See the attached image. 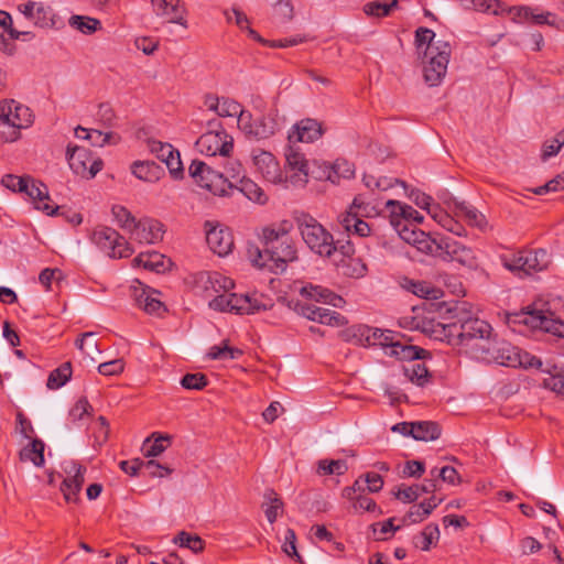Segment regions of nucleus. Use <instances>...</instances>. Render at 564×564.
I'll use <instances>...</instances> for the list:
<instances>
[{
	"mask_svg": "<svg viewBox=\"0 0 564 564\" xmlns=\"http://www.w3.org/2000/svg\"><path fill=\"white\" fill-rule=\"evenodd\" d=\"M66 159L70 170L84 178L95 177L102 169V161L85 147L68 144Z\"/></svg>",
	"mask_w": 564,
	"mask_h": 564,
	"instance_id": "12",
	"label": "nucleus"
},
{
	"mask_svg": "<svg viewBox=\"0 0 564 564\" xmlns=\"http://www.w3.org/2000/svg\"><path fill=\"white\" fill-rule=\"evenodd\" d=\"M130 234L140 243H156L162 240L164 229L159 220L145 217L137 221Z\"/></svg>",
	"mask_w": 564,
	"mask_h": 564,
	"instance_id": "23",
	"label": "nucleus"
},
{
	"mask_svg": "<svg viewBox=\"0 0 564 564\" xmlns=\"http://www.w3.org/2000/svg\"><path fill=\"white\" fill-rule=\"evenodd\" d=\"M324 133L322 123L316 119L305 118L296 122L289 131L288 140L289 143L305 142L312 143Z\"/></svg>",
	"mask_w": 564,
	"mask_h": 564,
	"instance_id": "21",
	"label": "nucleus"
},
{
	"mask_svg": "<svg viewBox=\"0 0 564 564\" xmlns=\"http://www.w3.org/2000/svg\"><path fill=\"white\" fill-rule=\"evenodd\" d=\"M207 382L206 376L199 372L186 373L181 380L182 387L188 390H202Z\"/></svg>",
	"mask_w": 564,
	"mask_h": 564,
	"instance_id": "61",
	"label": "nucleus"
},
{
	"mask_svg": "<svg viewBox=\"0 0 564 564\" xmlns=\"http://www.w3.org/2000/svg\"><path fill=\"white\" fill-rule=\"evenodd\" d=\"M555 303L538 299L528 307L507 314V324L513 330L523 333L521 326L530 329H541L564 338V322L555 316Z\"/></svg>",
	"mask_w": 564,
	"mask_h": 564,
	"instance_id": "2",
	"label": "nucleus"
},
{
	"mask_svg": "<svg viewBox=\"0 0 564 564\" xmlns=\"http://www.w3.org/2000/svg\"><path fill=\"white\" fill-rule=\"evenodd\" d=\"M318 470L323 475H344L347 470V465L344 460H321L318 463Z\"/></svg>",
	"mask_w": 564,
	"mask_h": 564,
	"instance_id": "62",
	"label": "nucleus"
},
{
	"mask_svg": "<svg viewBox=\"0 0 564 564\" xmlns=\"http://www.w3.org/2000/svg\"><path fill=\"white\" fill-rule=\"evenodd\" d=\"M170 436H158L153 442L147 438L143 443V451L145 457H156L161 455L170 444Z\"/></svg>",
	"mask_w": 564,
	"mask_h": 564,
	"instance_id": "52",
	"label": "nucleus"
},
{
	"mask_svg": "<svg viewBox=\"0 0 564 564\" xmlns=\"http://www.w3.org/2000/svg\"><path fill=\"white\" fill-rule=\"evenodd\" d=\"M405 378L419 387H424L430 382V372L424 364L412 362L403 368Z\"/></svg>",
	"mask_w": 564,
	"mask_h": 564,
	"instance_id": "39",
	"label": "nucleus"
},
{
	"mask_svg": "<svg viewBox=\"0 0 564 564\" xmlns=\"http://www.w3.org/2000/svg\"><path fill=\"white\" fill-rule=\"evenodd\" d=\"M285 160L286 166L285 172H283V185H285V187L289 185L304 186L307 183L308 177V162L294 143H290L286 149Z\"/></svg>",
	"mask_w": 564,
	"mask_h": 564,
	"instance_id": "13",
	"label": "nucleus"
},
{
	"mask_svg": "<svg viewBox=\"0 0 564 564\" xmlns=\"http://www.w3.org/2000/svg\"><path fill=\"white\" fill-rule=\"evenodd\" d=\"M29 181H31V177H20L13 174H6L2 176L1 184L12 192L23 193L28 188Z\"/></svg>",
	"mask_w": 564,
	"mask_h": 564,
	"instance_id": "60",
	"label": "nucleus"
},
{
	"mask_svg": "<svg viewBox=\"0 0 564 564\" xmlns=\"http://www.w3.org/2000/svg\"><path fill=\"white\" fill-rule=\"evenodd\" d=\"M20 13L25 19L41 28L53 26L55 23V13L51 6L41 1H28L18 6Z\"/></svg>",
	"mask_w": 564,
	"mask_h": 564,
	"instance_id": "20",
	"label": "nucleus"
},
{
	"mask_svg": "<svg viewBox=\"0 0 564 564\" xmlns=\"http://www.w3.org/2000/svg\"><path fill=\"white\" fill-rule=\"evenodd\" d=\"M153 12L167 23L187 28L186 9L182 0H151Z\"/></svg>",
	"mask_w": 564,
	"mask_h": 564,
	"instance_id": "19",
	"label": "nucleus"
},
{
	"mask_svg": "<svg viewBox=\"0 0 564 564\" xmlns=\"http://www.w3.org/2000/svg\"><path fill=\"white\" fill-rule=\"evenodd\" d=\"M423 330L436 340L463 348L476 359L477 349L488 345L492 328L487 322L463 312L456 313L446 323L430 321Z\"/></svg>",
	"mask_w": 564,
	"mask_h": 564,
	"instance_id": "1",
	"label": "nucleus"
},
{
	"mask_svg": "<svg viewBox=\"0 0 564 564\" xmlns=\"http://www.w3.org/2000/svg\"><path fill=\"white\" fill-rule=\"evenodd\" d=\"M297 229L305 245L321 257H330L337 249L334 238L314 217L302 213L296 217Z\"/></svg>",
	"mask_w": 564,
	"mask_h": 564,
	"instance_id": "4",
	"label": "nucleus"
},
{
	"mask_svg": "<svg viewBox=\"0 0 564 564\" xmlns=\"http://www.w3.org/2000/svg\"><path fill=\"white\" fill-rule=\"evenodd\" d=\"M247 258L251 262V264L256 268L263 269H274L273 259H271V252L268 251V248L264 247V250H261L258 246L251 243L247 247Z\"/></svg>",
	"mask_w": 564,
	"mask_h": 564,
	"instance_id": "38",
	"label": "nucleus"
},
{
	"mask_svg": "<svg viewBox=\"0 0 564 564\" xmlns=\"http://www.w3.org/2000/svg\"><path fill=\"white\" fill-rule=\"evenodd\" d=\"M196 148L207 156H229L234 149V138L223 128L207 131L198 138Z\"/></svg>",
	"mask_w": 564,
	"mask_h": 564,
	"instance_id": "14",
	"label": "nucleus"
},
{
	"mask_svg": "<svg viewBox=\"0 0 564 564\" xmlns=\"http://www.w3.org/2000/svg\"><path fill=\"white\" fill-rule=\"evenodd\" d=\"M436 490V480L435 479H425L421 485H413L404 488H399L395 497L403 502H413L415 501L422 494H430Z\"/></svg>",
	"mask_w": 564,
	"mask_h": 564,
	"instance_id": "34",
	"label": "nucleus"
},
{
	"mask_svg": "<svg viewBox=\"0 0 564 564\" xmlns=\"http://www.w3.org/2000/svg\"><path fill=\"white\" fill-rule=\"evenodd\" d=\"M0 122L3 128L9 129V133L3 137V140L12 142L19 138L20 129L32 124L33 116L29 107L13 99H6L0 101Z\"/></svg>",
	"mask_w": 564,
	"mask_h": 564,
	"instance_id": "6",
	"label": "nucleus"
},
{
	"mask_svg": "<svg viewBox=\"0 0 564 564\" xmlns=\"http://www.w3.org/2000/svg\"><path fill=\"white\" fill-rule=\"evenodd\" d=\"M239 129L248 139L265 140L274 135L281 129V120L276 109H269L267 112L253 118L250 111L239 119Z\"/></svg>",
	"mask_w": 564,
	"mask_h": 564,
	"instance_id": "5",
	"label": "nucleus"
},
{
	"mask_svg": "<svg viewBox=\"0 0 564 564\" xmlns=\"http://www.w3.org/2000/svg\"><path fill=\"white\" fill-rule=\"evenodd\" d=\"M234 188L241 192L248 199L259 204H264L268 199L263 189L254 181L245 175L239 178L237 183H234Z\"/></svg>",
	"mask_w": 564,
	"mask_h": 564,
	"instance_id": "35",
	"label": "nucleus"
},
{
	"mask_svg": "<svg viewBox=\"0 0 564 564\" xmlns=\"http://www.w3.org/2000/svg\"><path fill=\"white\" fill-rule=\"evenodd\" d=\"M199 282L208 296L224 294L235 286L230 278L216 271L202 273Z\"/></svg>",
	"mask_w": 564,
	"mask_h": 564,
	"instance_id": "27",
	"label": "nucleus"
},
{
	"mask_svg": "<svg viewBox=\"0 0 564 564\" xmlns=\"http://www.w3.org/2000/svg\"><path fill=\"white\" fill-rule=\"evenodd\" d=\"M440 539V529L436 524H427L423 531L413 538L415 547L429 551L433 542Z\"/></svg>",
	"mask_w": 564,
	"mask_h": 564,
	"instance_id": "44",
	"label": "nucleus"
},
{
	"mask_svg": "<svg viewBox=\"0 0 564 564\" xmlns=\"http://www.w3.org/2000/svg\"><path fill=\"white\" fill-rule=\"evenodd\" d=\"M265 502L263 503V509L265 517L270 523L276 521L278 517L283 512V502L278 496V494L273 490H268L264 494Z\"/></svg>",
	"mask_w": 564,
	"mask_h": 564,
	"instance_id": "43",
	"label": "nucleus"
},
{
	"mask_svg": "<svg viewBox=\"0 0 564 564\" xmlns=\"http://www.w3.org/2000/svg\"><path fill=\"white\" fill-rule=\"evenodd\" d=\"M188 173L197 185L214 195L227 196L234 188V183L225 177V174L213 170L203 161L194 160L189 165Z\"/></svg>",
	"mask_w": 564,
	"mask_h": 564,
	"instance_id": "8",
	"label": "nucleus"
},
{
	"mask_svg": "<svg viewBox=\"0 0 564 564\" xmlns=\"http://www.w3.org/2000/svg\"><path fill=\"white\" fill-rule=\"evenodd\" d=\"M282 550L288 556L295 558L296 562H303L302 556L296 549V534L293 529H286L284 533Z\"/></svg>",
	"mask_w": 564,
	"mask_h": 564,
	"instance_id": "58",
	"label": "nucleus"
},
{
	"mask_svg": "<svg viewBox=\"0 0 564 564\" xmlns=\"http://www.w3.org/2000/svg\"><path fill=\"white\" fill-rule=\"evenodd\" d=\"M456 215L464 218L470 226L477 227L481 230L487 226L485 216L476 208L468 206L465 203L456 205Z\"/></svg>",
	"mask_w": 564,
	"mask_h": 564,
	"instance_id": "41",
	"label": "nucleus"
},
{
	"mask_svg": "<svg viewBox=\"0 0 564 564\" xmlns=\"http://www.w3.org/2000/svg\"><path fill=\"white\" fill-rule=\"evenodd\" d=\"M476 359L512 368H541L542 366V361L535 356H531L509 343H497L491 337L487 346L477 349Z\"/></svg>",
	"mask_w": 564,
	"mask_h": 564,
	"instance_id": "3",
	"label": "nucleus"
},
{
	"mask_svg": "<svg viewBox=\"0 0 564 564\" xmlns=\"http://www.w3.org/2000/svg\"><path fill=\"white\" fill-rule=\"evenodd\" d=\"M242 355L238 348L229 347L226 343L223 346H213L209 349L208 357L218 360H232Z\"/></svg>",
	"mask_w": 564,
	"mask_h": 564,
	"instance_id": "54",
	"label": "nucleus"
},
{
	"mask_svg": "<svg viewBox=\"0 0 564 564\" xmlns=\"http://www.w3.org/2000/svg\"><path fill=\"white\" fill-rule=\"evenodd\" d=\"M271 259H273L274 269L283 270L288 262L297 259V250L293 239L288 235L273 248L269 249Z\"/></svg>",
	"mask_w": 564,
	"mask_h": 564,
	"instance_id": "28",
	"label": "nucleus"
},
{
	"mask_svg": "<svg viewBox=\"0 0 564 564\" xmlns=\"http://www.w3.org/2000/svg\"><path fill=\"white\" fill-rule=\"evenodd\" d=\"M401 239L405 242L413 245L414 247L417 245L421 237L420 234H425L424 231L416 229L412 224H404L400 228L397 229Z\"/></svg>",
	"mask_w": 564,
	"mask_h": 564,
	"instance_id": "64",
	"label": "nucleus"
},
{
	"mask_svg": "<svg viewBox=\"0 0 564 564\" xmlns=\"http://www.w3.org/2000/svg\"><path fill=\"white\" fill-rule=\"evenodd\" d=\"M133 265L134 267H142L150 271L161 272L164 271L166 265V259L165 256H163L160 252L152 251V252H141L139 256H137L133 259Z\"/></svg>",
	"mask_w": 564,
	"mask_h": 564,
	"instance_id": "36",
	"label": "nucleus"
},
{
	"mask_svg": "<svg viewBox=\"0 0 564 564\" xmlns=\"http://www.w3.org/2000/svg\"><path fill=\"white\" fill-rule=\"evenodd\" d=\"M111 213L117 225L121 229L131 232L133 227L137 226L138 220L124 206L115 205L111 209Z\"/></svg>",
	"mask_w": 564,
	"mask_h": 564,
	"instance_id": "49",
	"label": "nucleus"
},
{
	"mask_svg": "<svg viewBox=\"0 0 564 564\" xmlns=\"http://www.w3.org/2000/svg\"><path fill=\"white\" fill-rule=\"evenodd\" d=\"M398 6V0H392L391 3L372 1L368 2L364 7V11L367 15L373 17H387L391 9Z\"/></svg>",
	"mask_w": 564,
	"mask_h": 564,
	"instance_id": "57",
	"label": "nucleus"
},
{
	"mask_svg": "<svg viewBox=\"0 0 564 564\" xmlns=\"http://www.w3.org/2000/svg\"><path fill=\"white\" fill-rule=\"evenodd\" d=\"M384 354L401 360L415 361L423 359L427 351L416 346L409 345L403 335L397 333V337L393 336V340L389 341L388 347L384 349Z\"/></svg>",
	"mask_w": 564,
	"mask_h": 564,
	"instance_id": "24",
	"label": "nucleus"
},
{
	"mask_svg": "<svg viewBox=\"0 0 564 564\" xmlns=\"http://www.w3.org/2000/svg\"><path fill=\"white\" fill-rule=\"evenodd\" d=\"M62 470L65 477L59 489L66 502L76 503L85 481L86 467L74 460H65Z\"/></svg>",
	"mask_w": 564,
	"mask_h": 564,
	"instance_id": "15",
	"label": "nucleus"
},
{
	"mask_svg": "<svg viewBox=\"0 0 564 564\" xmlns=\"http://www.w3.org/2000/svg\"><path fill=\"white\" fill-rule=\"evenodd\" d=\"M451 52L449 43H440L430 47V52H424L423 75L430 87L438 86L445 77Z\"/></svg>",
	"mask_w": 564,
	"mask_h": 564,
	"instance_id": "10",
	"label": "nucleus"
},
{
	"mask_svg": "<svg viewBox=\"0 0 564 564\" xmlns=\"http://www.w3.org/2000/svg\"><path fill=\"white\" fill-rule=\"evenodd\" d=\"M564 189V174L556 175L542 186L530 189L535 195H544L550 192H558Z\"/></svg>",
	"mask_w": 564,
	"mask_h": 564,
	"instance_id": "63",
	"label": "nucleus"
},
{
	"mask_svg": "<svg viewBox=\"0 0 564 564\" xmlns=\"http://www.w3.org/2000/svg\"><path fill=\"white\" fill-rule=\"evenodd\" d=\"M70 377L72 365L69 361H67L50 373L46 386L51 390L59 389L70 379Z\"/></svg>",
	"mask_w": 564,
	"mask_h": 564,
	"instance_id": "45",
	"label": "nucleus"
},
{
	"mask_svg": "<svg viewBox=\"0 0 564 564\" xmlns=\"http://www.w3.org/2000/svg\"><path fill=\"white\" fill-rule=\"evenodd\" d=\"M68 23L73 29L84 34H93L101 29V22L98 19L85 15H72Z\"/></svg>",
	"mask_w": 564,
	"mask_h": 564,
	"instance_id": "46",
	"label": "nucleus"
},
{
	"mask_svg": "<svg viewBox=\"0 0 564 564\" xmlns=\"http://www.w3.org/2000/svg\"><path fill=\"white\" fill-rule=\"evenodd\" d=\"M292 223L290 220H282L278 224L264 227L262 229V241L265 248L271 249L292 230Z\"/></svg>",
	"mask_w": 564,
	"mask_h": 564,
	"instance_id": "31",
	"label": "nucleus"
},
{
	"mask_svg": "<svg viewBox=\"0 0 564 564\" xmlns=\"http://www.w3.org/2000/svg\"><path fill=\"white\" fill-rule=\"evenodd\" d=\"M394 518H390L383 522H378L371 524V530L373 532V538L376 541H384L387 540V534L394 533L400 529V527H395L393 524Z\"/></svg>",
	"mask_w": 564,
	"mask_h": 564,
	"instance_id": "59",
	"label": "nucleus"
},
{
	"mask_svg": "<svg viewBox=\"0 0 564 564\" xmlns=\"http://www.w3.org/2000/svg\"><path fill=\"white\" fill-rule=\"evenodd\" d=\"M209 307L219 312L235 314H254L261 310H267L265 304H261L259 300L249 294H236L230 291L215 295L208 303Z\"/></svg>",
	"mask_w": 564,
	"mask_h": 564,
	"instance_id": "9",
	"label": "nucleus"
},
{
	"mask_svg": "<svg viewBox=\"0 0 564 564\" xmlns=\"http://www.w3.org/2000/svg\"><path fill=\"white\" fill-rule=\"evenodd\" d=\"M20 459L23 462L30 460L35 466L41 467L44 465V443L35 438L30 445L25 446L20 452Z\"/></svg>",
	"mask_w": 564,
	"mask_h": 564,
	"instance_id": "40",
	"label": "nucleus"
},
{
	"mask_svg": "<svg viewBox=\"0 0 564 564\" xmlns=\"http://www.w3.org/2000/svg\"><path fill=\"white\" fill-rule=\"evenodd\" d=\"M441 259L444 261H455L469 270H476L479 267L477 252L473 248L448 237L443 238Z\"/></svg>",
	"mask_w": 564,
	"mask_h": 564,
	"instance_id": "16",
	"label": "nucleus"
},
{
	"mask_svg": "<svg viewBox=\"0 0 564 564\" xmlns=\"http://www.w3.org/2000/svg\"><path fill=\"white\" fill-rule=\"evenodd\" d=\"M441 435L437 423L431 421L413 422V438L417 441H434Z\"/></svg>",
	"mask_w": 564,
	"mask_h": 564,
	"instance_id": "37",
	"label": "nucleus"
},
{
	"mask_svg": "<svg viewBox=\"0 0 564 564\" xmlns=\"http://www.w3.org/2000/svg\"><path fill=\"white\" fill-rule=\"evenodd\" d=\"M513 15V19L518 22H532L534 24H547L551 26L558 28V21L556 14L549 11L538 12L536 9L520 6L513 7L510 11Z\"/></svg>",
	"mask_w": 564,
	"mask_h": 564,
	"instance_id": "25",
	"label": "nucleus"
},
{
	"mask_svg": "<svg viewBox=\"0 0 564 564\" xmlns=\"http://www.w3.org/2000/svg\"><path fill=\"white\" fill-rule=\"evenodd\" d=\"M386 207H387L388 212L390 213V223L395 228V230L398 228H400L401 226H403L404 225L403 216H404V210H405L406 204H402L398 200L389 199L386 203Z\"/></svg>",
	"mask_w": 564,
	"mask_h": 564,
	"instance_id": "56",
	"label": "nucleus"
},
{
	"mask_svg": "<svg viewBox=\"0 0 564 564\" xmlns=\"http://www.w3.org/2000/svg\"><path fill=\"white\" fill-rule=\"evenodd\" d=\"M206 242L210 250L220 257L227 256L234 247L231 232L216 226L206 230Z\"/></svg>",
	"mask_w": 564,
	"mask_h": 564,
	"instance_id": "26",
	"label": "nucleus"
},
{
	"mask_svg": "<svg viewBox=\"0 0 564 564\" xmlns=\"http://www.w3.org/2000/svg\"><path fill=\"white\" fill-rule=\"evenodd\" d=\"M344 274L354 278L361 279L367 272V264L360 258H349L343 265Z\"/></svg>",
	"mask_w": 564,
	"mask_h": 564,
	"instance_id": "53",
	"label": "nucleus"
},
{
	"mask_svg": "<svg viewBox=\"0 0 564 564\" xmlns=\"http://www.w3.org/2000/svg\"><path fill=\"white\" fill-rule=\"evenodd\" d=\"M30 198H32L35 202V207L39 210H42L48 216H53L54 214H57L58 206H52L50 204V196L47 188L42 183H35L32 178L28 182V188L24 191Z\"/></svg>",
	"mask_w": 564,
	"mask_h": 564,
	"instance_id": "30",
	"label": "nucleus"
},
{
	"mask_svg": "<svg viewBox=\"0 0 564 564\" xmlns=\"http://www.w3.org/2000/svg\"><path fill=\"white\" fill-rule=\"evenodd\" d=\"M76 347L86 356L94 359V354H99L98 344L95 340L94 333H84L80 338L76 340Z\"/></svg>",
	"mask_w": 564,
	"mask_h": 564,
	"instance_id": "55",
	"label": "nucleus"
},
{
	"mask_svg": "<svg viewBox=\"0 0 564 564\" xmlns=\"http://www.w3.org/2000/svg\"><path fill=\"white\" fill-rule=\"evenodd\" d=\"M505 268L512 272L530 275L545 270L550 264V254L544 249L521 250L502 257Z\"/></svg>",
	"mask_w": 564,
	"mask_h": 564,
	"instance_id": "7",
	"label": "nucleus"
},
{
	"mask_svg": "<svg viewBox=\"0 0 564 564\" xmlns=\"http://www.w3.org/2000/svg\"><path fill=\"white\" fill-rule=\"evenodd\" d=\"M93 242L113 259L128 258L133 253L129 242L110 227L96 228L91 235Z\"/></svg>",
	"mask_w": 564,
	"mask_h": 564,
	"instance_id": "11",
	"label": "nucleus"
},
{
	"mask_svg": "<svg viewBox=\"0 0 564 564\" xmlns=\"http://www.w3.org/2000/svg\"><path fill=\"white\" fill-rule=\"evenodd\" d=\"M158 294L154 290L142 288L141 292L135 295L138 306L149 314L161 315L165 311V306L156 297Z\"/></svg>",
	"mask_w": 564,
	"mask_h": 564,
	"instance_id": "33",
	"label": "nucleus"
},
{
	"mask_svg": "<svg viewBox=\"0 0 564 564\" xmlns=\"http://www.w3.org/2000/svg\"><path fill=\"white\" fill-rule=\"evenodd\" d=\"M435 33L427 28H419L415 31V44L417 50L424 47V52H430V47L436 46L440 43H447L443 40L435 41Z\"/></svg>",
	"mask_w": 564,
	"mask_h": 564,
	"instance_id": "51",
	"label": "nucleus"
},
{
	"mask_svg": "<svg viewBox=\"0 0 564 564\" xmlns=\"http://www.w3.org/2000/svg\"><path fill=\"white\" fill-rule=\"evenodd\" d=\"M252 162L256 171L272 184H283L284 173L271 152L257 149L252 151Z\"/></svg>",
	"mask_w": 564,
	"mask_h": 564,
	"instance_id": "17",
	"label": "nucleus"
},
{
	"mask_svg": "<svg viewBox=\"0 0 564 564\" xmlns=\"http://www.w3.org/2000/svg\"><path fill=\"white\" fill-rule=\"evenodd\" d=\"M148 150L160 161L165 163L171 175L174 178H180L183 175L182 161L180 152L175 150L172 144L164 143L159 140L149 139L147 141Z\"/></svg>",
	"mask_w": 564,
	"mask_h": 564,
	"instance_id": "18",
	"label": "nucleus"
},
{
	"mask_svg": "<svg viewBox=\"0 0 564 564\" xmlns=\"http://www.w3.org/2000/svg\"><path fill=\"white\" fill-rule=\"evenodd\" d=\"M419 237H421V239L419 240L417 245L415 246V248L419 251H421L425 254H431V256L441 258L442 250H443V238H441L440 240H436V239L432 238L426 232L420 234Z\"/></svg>",
	"mask_w": 564,
	"mask_h": 564,
	"instance_id": "48",
	"label": "nucleus"
},
{
	"mask_svg": "<svg viewBox=\"0 0 564 564\" xmlns=\"http://www.w3.org/2000/svg\"><path fill=\"white\" fill-rule=\"evenodd\" d=\"M247 111L248 110H245L238 101L221 97L217 115L219 117H237V123L239 124V119L242 118V115L247 113Z\"/></svg>",
	"mask_w": 564,
	"mask_h": 564,
	"instance_id": "50",
	"label": "nucleus"
},
{
	"mask_svg": "<svg viewBox=\"0 0 564 564\" xmlns=\"http://www.w3.org/2000/svg\"><path fill=\"white\" fill-rule=\"evenodd\" d=\"M300 294L303 297L329 304L334 307H341L345 304V300L340 295L321 285H304L300 289Z\"/></svg>",
	"mask_w": 564,
	"mask_h": 564,
	"instance_id": "29",
	"label": "nucleus"
},
{
	"mask_svg": "<svg viewBox=\"0 0 564 564\" xmlns=\"http://www.w3.org/2000/svg\"><path fill=\"white\" fill-rule=\"evenodd\" d=\"M132 174L149 183L158 182L164 174L163 169L153 161H135L131 165Z\"/></svg>",
	"mask_w": 564,
	"mask_h": 564,
	"instance_id": "32",
	"label": "nucleus"
},
{
	"mask_svg": "<svg viewBox=\"0 0 564 564\" xmlns=\"http://www.w3.org/2000/svg\"><path fill=\"white\" fill-rule=\"evenodd\" d=\"M364 335L368 345L381 346L383 349H386L389 345V341L393 340V336L397 337V332L368 327Z\"/></svg>",
	"mask_w": 564,
	"mask_h": 564,
	"instance_id": "42",
	"label": "nucleus"
},
{
	"mask_svg": "<svg viewBox=\"0 0 564 564\" xmlns=\"http://www.w3.org/2000/svg\"><path fill=\"white\" fill-rule=\"evenodd\" d=\"M173 542L181 547H186L194 553H200L205 547L204 540L197 534H191L186 531H181L174 539Z\"/></svg>",
	"mask_w": 564,
	"mask_h": 564,
	"instance_id": "47",
	"label": "nucleus"
},
{
	"mask_svg": "<svg viewBox=\"0 0 564 564\" xmlns=\"http://www.w3.org/2000/svg\"><path fill=\"white\" fill-rule=\"evenodd\" d=\"M364 205V200L360 196L354 198L350 206V210L343 213L338 216V221L343 229L348 234H354L358 237H368L370 235V226L367 221L358 217L357 213L352 209H360Z\"/></svg>",
	"mask_w": 564,
	"mask_h": 564,
	"instance_id": "22",
	"label": "nucleus"
}]
</instances>
